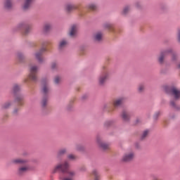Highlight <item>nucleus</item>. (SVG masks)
Segmentation results:
<instances>
[{
    "mask_svg": "<svg viewBox=\"0 0 180 180\" xmlns=\"http://www.w3.org/2000/svg\"><path fill=\"white\" fill-rule=\"evenodd\" d=\"M70 168V163L65 161L63 164L57 165L54 169L53 172H57V171H60L63 174H68V176H60V180H74V176H75V172L72 170L68 171Z\"/></svg>",
    "mask_w": 180,
    "mask_h": 180,
    "instance_id": "1",
    "label": "nucleus"
},
{
    "mask_svg": "<svg viewBox=\"0 0 180 180\" xmlns=\"http://www.w3.org/2000/svg\"><path fill=\"white\" fill-rule=\"evenodd\" d=\"M168 54H171L172 60L173 61H175V60H176V53L174 52L172 49L170 48L169 49L160 52L158 58V63H160V64H164V61H165V57H167Z\"/></svg>",
    "mask_w": 180,
    "mask_h": 180,
    "instance_id": "2",
    "label": "nucleus"
},
{
    "mask_svg": "<svg viewBox=\"0 0 180 180\" xmlns=\"http://www.w3.org/2000/svg\"><path fill=\"white\" fill-rule=\"evenodd\" d=\"M39 70V68L36 65H31L30 66V74L28 75V79H25V82H27L28 79L30 81H33L34 82H36L37 81V70Z\"/></svg>",
    "mask_w": 180,
    "mask_h": 180,
    "instance_id": "3",
    "label": "nucleus"
},
{
    "mask_svg": "<svg viewBox=\"0 0 180 180\" xmlns=\"http://www.w3.org/2000/svg\"><path fill=\"white\" fill-rule=\"evenodd\" d=\"M133 160H134V152L133 151L127 152L122 158L123 162H130V161H133Z\"/></svg>",
    "mask_w": 180,
    "mask_h": 180,
    "instance_id": "4",
    "label": "nucleus"
},
{
    "mask_svg": "<svg viewBox=\"0 0 180 180\" xmlns=\"http://www.w3.org/2000/svg\"><path fill=\"white\" fill-rule=\"evenodd\" d=\"M167 92H169L171 94L172 96H173L174 99L175 101H179L180 99V90L176 88H172L169 89V91L166 89Z\"/></svg>",
    "mask_w": 180,
    "mask_h": 180,
    "instance_id": "5",
    "label": "nucleus"
},
{
    "mask_svg": "<svg viewBox=\"0 0 180 180\" xmlns=\"http://www.w3.org/2000/svg\"><path fill=\"white\" fill-rule=\"evenodd\" d=\"M46 51L47 49H46V47H42L39 50V51L35 53V58L37 60V61H39V63H43V61H44V59L43 58V53H44V51Z\"/></svg>",
    "mask_w": 180,
    "mask_h": 180,
    "instance_id": "6",
    "label": "nucleus"
},
{
    "mask_svg": "<svg viewBox=\"0 0 180 180\" xmlns=\"http://www.w3.org/2000/svg\"><path fill=\"white\" fill-rule=\"evenodd\" d=\"M109 78V73L108 72H103L99 77H98V82L100 85H103L105 82H106V79Z\"/></svg>",
    "mask_w": 180,
    "mask_h": 180,
    "instance_id": "7",
    "label": "nucleus"
},
{
    "mask_svg": "<svg viewBox=\"0 0 180 180\" xmlns=\"http://www.w3.org/2000/svg\"><path fill=\"white\" fill-rule=\"evenodd\" d=\"M97 143L103 150H109V144L105 143V142L102 141V139L99 137L97 138Z\"/></svg>",
    "mask_w": 180,
    "mask_h": 180,
    "instance_id": "8",
    "label": "nucleus"
},
{
    "mask_svg": "<svg viewBox=\"0 0 180 180\" xmlns=\"http://www.w3.org/2000/svg\"><path fill=\"white\" fill-rule=\"evenodd\" d=\"M25 98L22 95H18L15 97V101L17 102L18 106H23L25 105Z\"/></svg>",
    "mask_w": 180,
    "mask_h": 180,
    "instance_id": "9",
    "label": "nucleus"
},
{
    "mask_svg": "<svg viewBox=\"0 0 180 180\" xmlns=\"http://www.w3.org/2000/svg\"><path fill=\"white\" fill-rule=\"evenodd\" d=\"M11 162V164H15V165H18V164H26V162H27V160L22 158H15L13 159Z\"/></svg>",
    "mask_w": 180,
    "mask_h": 180,
    "instance_id": "10",
    "label": "nucleus"
},
{
    "mask_svg": "<svg viewBox=\"0 0 180 180\" xmlns=\"http://www.w3.org/2000/svg\"><path fill=\"white\" fill-rule=\"evenodd\" d=\"M18 27H19L20 29H22H22L25 30L24 34H27V33H29V32H30V30H32V27H30V26L27 25L25 24V23H20V24H19Z\"/></svg>",
    "mask_w": 180,
    "mask_h": 180,
    "instance_id": "11",
    "label": "nucleus"
},
{
    "mask_svg": "<svg viewBox=\"0 0 180 180\" xmlns=\"http://www.w3.org/2000/svg\"><path fill=\"white\" fill-rule=\"evenodd\" d=\"M78 30V27L75 25H72L70 28V31L69 32V34L70 37H75V36H77V31Z\"/></svg>",
    "mask_w": 180,
    "mask_h": 180,
    "instance_id": "12",
    "label": "nucleus"
},
{
    "mask_svg": "<svg viewBox=\"0 0 180 180\" xmlns=\"http://www.w3.org/2000/svg\"><path fill=\"white\" fill-rule=\"evenodd\" d=\"M124 102V98H120L114 100L113 101V106L114 108H117L118 106H120L122 103Z\"/></svg>",
    "mask_w": 180,
    "mask_h": 180,
    "instance_id": "13",
    "label": "nucleus"
},
{
    "mask_svg": "<svg viewBox=\"0 0 180 180\" xmlns=\"http://www.w3.org/2000/svg\"><path fill=\"white\" fill-rule=\"evenodd\" d=\"M121 117L124 122H127L130 120V113H129V112L127 110H124L121 114Z\"/></svg>",
    "mask_w": 180,
    "mask_h": 180,
    "instance_id": "14",
    "label": "nucleus"
},
{
    "mask_svg": "<svg viewBox=\"0 0 180 180\" xmlns=\"http://www.w3.org/2000/svg\"><path fill=\"white\" fill-rule=\"evenodd\" d=\"M42 93L44 95H47L49 92H50V89L49 88V85L46 84L44 81H42Z\"/></svg>",
    "mask_w": 180,
    "mask_h": 180,
    "instance_id": "15",
    "label": "nucleus"
},
{
    "mask_svg": "<svg viewBox=\"0 0 180 180\" xmlns=\"http://www.w3.org/2000/svg\"><path fill=\"white\" fill-rule=\"evenodd\" d=\"M29 169H30V167L27 165H25V166H22V167H20L18 169V174H19V175H22V174H25V172H27V171Z\"/></svg>",
    "mask_w": 180,
    "mask_h": 180,
    "instance_id": "16",
    "label": "nucleus"
},
{
    "mask_svg": "<svg viewBox=\"0 0 180 180\" xmlns=\"http://www.w3.org/2000/svg\"><path fill=\"white\" fill-rule=\"evenodd\" d=\"M33 0H25V2L23 6L24 11H27L30 8V5H32V2Z\"/></svg>",
    "mask_w": 180,
    "mask_h": 180,
    "instance_id": "17",
    "label": "nucleus"
},
{
    "mask_svg": "<svg viewBox=\"0 0 180 180\" xmlns=\"http://www.w3.org/2000/svg\"><path fill=\"white\" fill-rule=\"evenodd\" d=\"M4 7L6 9H11L12 8V0H5Z\"/></svg>",
    "mask_w": 180,
    "mask_h": 180,
    "instance_id": "18",
    "label": "nucleus"
},
{
    "mask_svg": "<svg viewBox=\"0 0 180 180\" xmlns=\"http://www.w3.org/2000/svg\"><path fill=\"white\" fill-rule=\"evenodd\" d=\"M12 106V101H7L1 105L2 109H9Z\"/></svg>",
    "mask_w": 180,
    "mask_h": 180,
    "instance_id": "19",
    "label": "nucleus"
},
{
    "mask_svg": "<svg viewBox=\"0 0 180 180\" xmlns=\"http://www.w3.org/2000/svg\"><path fill=\"white\" fill-rule=\"evenodd\" d=\"M65 8L68 12H71V11H73V9H77V6L72 4H68L66 5Z\"/></svg>",
    "mask_w": 180,
    "mask_h": 180,
    "instance_id": "20",
    "label": "nucleus"
},
{
    "mask_svg": "<svg viewBox=\"0 0 180 180\" xmlns=\"http://www.w3.org/2000/svg\"><path fill=\"white\" fill-rule=\"evenodd\" d=\"M94 39L96 41H101L102 40V33L98 32L94 35Z\"/></svg>",
    "mask_w": 180,
    "mask_h": 180,
    "instance_id": "21",
    "label": "nucleus"
},
{
    "mask_svg": "<svg viewBox=\"0 0 180 180\" xmlns=\"http://www.w3.org/2000/svg\"><path fill=\"white\" fill-rule=\"evenodd\" d=\"M67 153V149L65 148H63L58 150V153H57V156L58 158L61 157V155H64V154H65Z\"/></svg>",
    "mask_w": 180,
    "mask_h": 180,
    "instance_id": "22",
    "label": "nucleus"
},
{
    "mask_svg": "<svg viewBox=\"0 0 180 180\" xmlns=\"http://www.w3.org/2000/svg\"><path fill=\"white\" fill-rule=\"evenodd\" d=\"M92 175L94 176V180H99V173L98 172V170H93Z\"/></svg>",
    "mask_w": 180,
    "mask_h": 180,
    "instance_id": "23",
    "label": "nucleus"
},
{
    "mask_svg": "<svg viewBox=\"0 0 180 180\" xmlns=\"http://www.w3.org/2000/svg\"><path fill=\"white\" fill-rule=\"evenodd\" d=\"M19 91H20V86L18 84H14L13 87V94H16L17 92H19Z\"/></svg>",
    "mask_w": 180,
    "mask_h": 180,
    "instance_id": "24",
    "label": "nucleus"
},
{
    "mask_svg": "<svg viewBox=\"0 0 180 180\" xmlns=\"http://www.w3.org/2000/svg\"><path fill=\"white\" fill-rule=\"evenodd\" d=\"M149 132H150V131H149L148 130H145V131L143 132L141 139L142 140H144V139H146V137H147V136H148V133H149Z\"/></svg>",
    "mask_w": 180,
    "mask_h": 180,
    "instance_id": "25",
    "label": "nucleus"
},
{
    "mask_svg": "<svg viewBox=\"0 0 180 180\" xmlns=\"http://www.w3.org/2000/svg\"><path fill=\"white\" fill-rule=\"evenodd\" d=\"M170 106L174 109H176V110H178L179 109L178 106H176V103H175V101H170Z\"/></svg>",
    "mask_w": 180,
    "mask_h": 180,
    "instance_id": "26",
    "label": "nucleus"
},
{
    "mask_svg": "<svg viewBox=\"0 0 180 180\" xmlns=\"http://www.w3.org/2000/svg\"><path fill=\"white\" fill-rule=\"evenodd\" d=\"M67 46V42L65 40H63L60 42L59 44V49H63V47H65Z\"/></svg>",
    "mask_w": 180,
    "mask_h": 180,
    "instance_id": "27",
    "label": "nucleus"
},
{
    "mask_svg": "<svg viewBox=\"0 0 180 180\" xmlns=\"http://www.w3.org/2000/svg\"><path fill=\"white\" fill-rule=\"evenodd\" d=\"M51 29V25L50 24H46L44 27V32H49Z\"/></svg>",
    "mask_w": 180,
    "mask_h": 180,
    "instance_id": "28",
    "label": "nucleus"
},
{
    "mask_svg": "<svg viewBox=\"0 0 180 180\" xmlns=\"http://www.w3.org/2000/svg\"><path fill=\"white\" fill-rule=\"evenodd\" d=\"M88 8L90 9V11H96V5L94 4H91L88 6Z\"/></svg>",
    "mask_w": 180,
    "mask_h": 180,
    "instance_id": "29",
    "label": "nucleus"
},
{
    "mask_svg": "<svg viewBox=\"0 0 180 180\" xmlns=\"http://www.w3.org/2000/svg\"><path fill=\"white\" fill-rule=\"evenodd\" d=\"M129 12H130V7L129 6H126L125 8H124L122 13L124 15H126L127 13H129Z\"/></svg>",
    "mask_w": 180,
    "mask_h": 180,
    "instance_id": "30",
    "label": "nucleus"
},
{
    "mask_svg": "<svg viewBox=\"0 0 180 180\" xmlns=\"http://www.w3.org/2000/svg\"><path fill=\"white\" fill-rule=\"evenodd\" d=\"M47 105V98H44L41 101L42 108H45Z\"/></svg>",
    "mask_w": 180,
    "mask_h": 180,
    "instance_id": "31",
    "label": "nucleus"
},
{
    "mask_svg": "<svg viewBox=\"0 0 180 180\" xmlns=\"http://www.w3.org/2000/svg\"><path fill=\"white\" fill-rule=\"evenodd\" d=\"M68 160H77V156L75 155L70 154L68 156Z\"/></svg>",
    "mask_w": 180,
    "mask_h": 180,
    "instance_id": "32",
    "label": "nucleus"
},
{
    "mask_svg": "<svg viewBox=\"0 0 180 180\" xmlns=\"http://www.w3.org/2000/svg\"><path fill=\"white\" fill-rule=\"evenodd\" d=\"M138 91H139V92H143V91H144V85L140 84L139 86Z\"/></svg>",
    "mask_w": 180,
    "mask_h": 180,
    "instance_id": "33",
    "label": "nucleus"
},
{
    "mask_svg": "<svg viewBox=\"0 0 180 180\" xmlns=\"http://www.w3.org/2000/svg\"><path fill=\"white\" fill-rule=\"evenodd\" d=\"M105 27L109 30H112V29H113V25L112 24H106Z\"/></svg>",
    "mask_w": 180,
    "mask_h": 180,
    "instance_id": "34",
    "label": "nucleus"
},
{
    "mask_svg": "<svg viewBox=\"0 0 180 180\" xmlns=\"http://www.w3.org/2000/svg\"><path fill=\"white\" fill-rule=\"evenodd\" d=\"M54 82L55 84H58L60 82V77H55Z\"/></svg>",
    "mask_w": 180,
    "mask_h": 180,
    "instance_id": "35",
    "label": "nucleus"
},
{
    "mask_svg": "<svg viewBox=\"0 0 180 180\" xmlns=\"http://www.w3.org/2000/svg\"><path fill=\"white\" fill-rule=\"evenodd\" d=\"M18 112H19V108H15L13 111V115H18Z\"/></svg>",
    "mask_w": 180,
    "mask_h": 180,
    "instance_id": "36",
    "label": "nucleus"
},
{
    "mask_svg": "<svg viewBox=\"0 0 180 180\" xmlns=\"http://www.w3.org/2000/svg\"><path fill=\"white\" fill-rule=\"evenodd\" d=\"M177 40L180 43V30H178L177 32Z\"/></svg>",
    "mask_w": 180,
    "mask_h": 180,
    "instance_id": "37",
    "label": "nucleus"
},
{
    "mask_svg": "<svg viewBox=\"0 0 180 180\" xmlns=\"http://www.w3.org/2000/svg\"><path fill=\"white\" fill-rule=\"evenodd\" d=\"M56 67H57V63H53L51 64V68H52V70L56 69Z\"/></svg>",
    "mask_w": 180,
    "mask_h": 180,
    "instance_id": "38",
    "label": "nucleus"
},
{
    "mask_svg": "<svg viewBox=\"0 0 180 180\" xmlns=\"http://www.w3.org/2000/svg\"><path fill=\"white\" fill-rule=\"evenodd\" d=\"M160 115H161V113L160 112H156L154 115V118L157 119V117H158V116H160Z\"/></svg>",
    "mask_w": 180,
    "mask_h": 180,
    "instance_id": "39",
    "label": "nucleus"
},
{
    "mask_svg": "<svg viewBox=\"0 0 180 180\" xmlns=\"http://www.w3.org/2000/svg\"><path fill=\"white\" fill-rule=\"evenodd\" d=\"M86 167H83L80 168V171H86Z\"/></svg>",
    "mask_w": 180,
    "mask_h": 180,
    "instance_id": "40",
    "label": "nucleus"
},
{
    "mask_svg": "<svg viewBox=\"0 0 180 180\" xmlns=\"http://www.w3.org/2000/svg\"><path fill=\"white\" fill-rule=\"evenodd\" d=\"M152 180H160V179L157 176H153Z\"/></svg>",
    "mask_w": 180,
    "mask_h": 180,
    "instance_id": "41",
    "label": "nucleus"
},
{
    "mask_svg": "<svg viewBox=\"0 0 180 180\" xmlns=\"http://www.w3.org/2000/svg\"><path fill=\"white\" fill-rule=\"evenodd\" d=\"M21 57H22V54L18 53V58H20Z\"/></svg>",
    "mask_w": 180,
    "mask_h": 180,
    "instance_id": "42",
    "label": "nucleus"
},
{
    "mask_svg": "<svg viewBox=\"0 0 180 180\" xmlns=\"http://www.w3.org/2000/svg\"><path fill=\"white\" fill-rule=\"evenodd\" d=\"M77 150H82V149L81 148H77Z\"/></svg>",
    "mask_w": 180,
    "mask_h": 180,
    "instance_id": "43",
    "label": "nucleus"
}]
</instances>
